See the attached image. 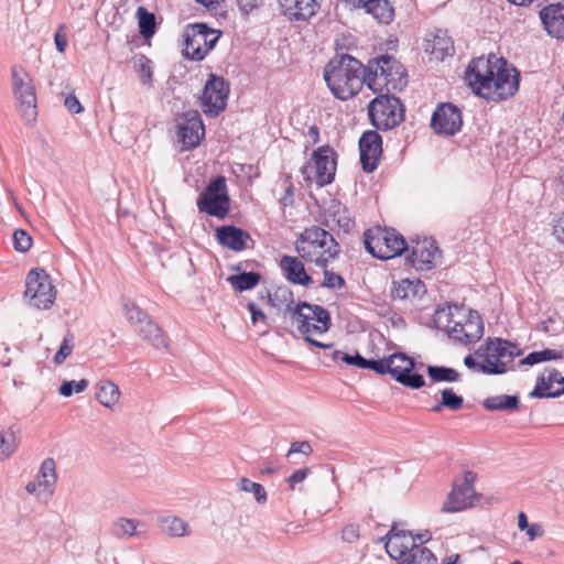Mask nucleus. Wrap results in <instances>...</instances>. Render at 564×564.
<instances>
[{"label": "nucleus", "mask_w": 564, "mask_h": 564, "mask_svg": "<svg viewBox=\"0 0 564 564\" xmlns=\"http://www.w3.org/2000/svg\"><path fill=\"white\" fill-rule=\"evenodd\" d=\"M415 543L414 535L410 531L399 530L393 525L387 534L386 550L395 561L402 562L411 552Z\"/></svg>", "instance_id": "nucleus-18"}, {"label": "nucleus", "mask_w": 564, "mask_h": 564, "mask_svg": "<svg viewBox=\"0 0 564 564\" xmlns=\"http://www.w3.org/2000/svg\"><path fill=\"white\" fill-rule=\"evenodd\" d=\"M135 332L152 347L156 349L169 348L167 336L152 318H150L141 327H138Z\"/></svg>", "instance_id": "nucleus-27"}, {"label": "nucleus", "mask_w": 564, "mask_h": 564, "mask_svg": "<svg viewBox=\"0 0 564 564\" xmlns=\"http://www.w3.org/2000/svg\"><path fill=\"white\" fill-rule=\"evenodd\" d=\"M54 43H55L56 50L59 53H64L66 51V47L68 45V40H67L66 26L64 24L58 25V28L54 34Z\"/></svg>", "instance_id": "nucleus-60"}, {"label": "nucleus", "mask_w": 564, "mask_h": 564, "mask_svg": "<svg viewBox=\"0 0 564 564\" xmlns=\"http://www.w3.org/2000/svg\"><path fill=\"white\" fill-rule=\"evenodd\" d=\"M304 247L305 250L314 252L329 253V258H337L340 253V246L334 236L323 226H311L304 229L295 242L297 247Z\"/></svg>", "instance_id": "nucleus-11"}, {"label": "nucleus", "mask_w": 564, "mask_h": 564, "mask_svg": "<svg viewBox=\"0 0 564 564\" xmlns=\"http://www.w3.org/2000/svg\"><path fill=\"white\" fill-rule=\"evenodd\" d=\"M364 245L367 252L380 260L392 259L409 250L405 238L397 229L380 226L364 232Z\"/></svg>", "instance_id": "nucleus-4"}, {"label": "nucleus", "mask_w": 564, "mask_h": 564, "mask_svg": "<svg viewBox=\"0 0 564 564\" xmlns=\"http://www.w3.org/2000/svg\"><path fill=\"white\" fill-rule=\"evenodd\" d=\"M159 523L161 530L170 536H183L186 534L187 523L177 517H162Z\"/></svg>", "instance_id": "nucleus-41"}, {"label": "nucleus", "mask_w": 564, "mask_h": 564, "mask_svg": "<svg viewBox=\"0 0 564 564\" xmlns=\"http://www.w3.org/2000/svg\"><path fill=\"white\" fill-rule=\"evenodd\" d=\"M355 8L365 9L381 24H390L394 19V8L389 0H346Z\"/></svg>", "instance_id": "nucleus-23"}, {"label": "nucleus", "mask_w": 564, "mask_h": 564, "mask_svg": "<svg viewBox=\"0 0 564 564\" xmlns=\"http://www.w3.org/2000/svg\"><path fill=\"white\" fill-rule=\"evenodd\" d=\"M216 239L219 245L232 250L242 251L251 240L250 234L235 225H224L216 229Z\"/></svg>", "instance_id": "nucleus-21"}, {"label": "nucleus", "mask_w": 564, "mask_h": 564, "mask_svg": "<svg viewBox=\"0 0 564 564\" xmlns=\"http://www.w3.org/2000/svg\"><path fill=\"white\" fill-rule=\"evenodd\" d=\"M463 127V115L460 109L453 102H442L436 106L431 117V128L435 133L453 137Z\"/></svg>", "instance_id": "nucleus-13"}, {"label": "nucleus", "mask_w": 564, "mask_h": 564, "mask_svg": "<svg viewBox=\"0 0 564 564\" xmlns=\"http://www.w3.org/2000/svg\"><path fill=\"white\" fill-rule=\"evenodd\" d=\"M177 135L183 151L197 148L205 135V127L197 110L183 112L177 119Z\"/></svg>", "instance_id": "nucleus-12"}, {"label": "nucleus", "mask_w": 564, "mask_h": 564, "mask_svg": "<svg viewBox=\"0 0 564 564\" xmlns=\"http://www.w3.org/2000/svg\"><path fill=\"white\" fill-rule=\"evenodd\" d=\"M553 384L554 383L551 382L544 373H542L538 377L535 387L530 392L529 397L536 399L555 398L552 390Z\"/></svg>", "instance_id": "nucleus-50"}, {"label": "nucleus", "mask_w": 564, "mask_h": 564, "mask_svg": "<svg viewBox=\"0 0 564 564\" xmlns=\"http://www.w3.org/2000/svg\"><path fill=\"white\" fill-rule=\"evenodd\" d=\"M64 105L67 108V110L72 113H79L84 110L82 104L77 99V97L73 94H69L66 96L64 100Z\"/></svg>", "instance_id": "nucleus-63"}, {"label": "nucleus", "mask_w": 564, "mask_h": 564, "mask_svg": "<svg viewBox=\"0 0 564 564\" xmlns=\"http://www.w3.org/2000/svg\"><path fill=\"white\" fill-rule=\"evenodd\" d=\"M367 65L349 54H339L324 67V79L335 98L346 101L367 85Z\"/></svg>", "instance_id": "nucleus-2"}, {"label": "nucleus", "mask_w": 564, "mask_h": 564, "mask_svg": "<svg viewBox=\"0 0 564 564\" xmlns=\"http://www.w3.org/2000/svg\"><path fill=\"white\" fill-rule=\"evenodd\" d=\"M398 564H437V557L427 547L414 543L408 556Z\"/></svg>", "instance_id": "nucleus-36"}, {"label": "nucleus", "mask_w": 564, "mask_h": 564, "mask_svg": "<svg viewBox=\"0 0 564 564\" xmlns=\"http://www.w3.org/2000/svg\"><path fill=\"white\" fill-rule=\"evenodd\" d=\"M15 98L20 102L21 117L26 123H32L36 120V95L35 88L29 79V83L22 87L13 89Z\"/></svg>", "instance_id": "nucleus-25"}, {"label": "nucleus", "mask_w": 564, "mask_h": 564, "mask_svg": "<svg viewBox=\"0 0 564 564\" xmlns=\"http://www.w3.org/2000/svg\"><path fill=\"white\" fill-rule=\"evenodd\" d=\"M262 276L259 272L243 271L237 274L230 275L227 280L230 285L238 292H245L256 288Z\"/></svg>", "instance_id": "nucleus-33"}, {"label": "nucleus", "mask_w": 564, "mask_h": 564, "mask_svg": "<svg viewBox=\"0 0 564 564\" xmlns=\"http://www.w3.org/2000/svg\"><path fill=\"white\" fill-rule=\"evenodd\" d=\"M88 380L86 379H80L78 381L76 380H70V381H64L59 388H58V392L63 395V397H70L74 391L75 392H83L86 390V388L88 387Z\"/></svg>", "instance_id": "nucleus-53"}, {"label": "nucleus", "mask_w": 564, "mask_h": 564, "mask_svg": "<svg viewBox=\"0 0 564 564\" xmlns=\"http://www.w3.org/2000/svg\"><path fill=\"white\" fill-rule=\"evenodd\" d=\"M13 247L19 252H26L32 247V237L23 229L13 232Z\"/></svg>", "instance_id": "nucleus-54"}, {"label": "nucleus", "mask_w": 564, "mask_h": 564, "mask_svg": "<svg viewBox=\"0 0 564 564\" xmlns=\"http://www.w3.org/2000/svg\"><path fill=\"white\" fill-rule=\"evenodd\" d=\"M426 285L420 279H401L392 282L391 297L392 300H408L411 297H423L426 294Z\"/></svg>", "instance_id": "nucleus-26"}, {"label": "nucleus", "mask_w": 564, "mask_h": 564, "mask_svg": "<svg viewBox=\"0 0 564 564\" xmlns=\"http://www.w3.org/2000/svg\"><path fill=\"white\" fill-rule=\"evenodd\" d=\"M332 223H334L345 234L350 232L355 226V221L350 216L349 209L340 202H333L319 220L322 226L330 229H333Z\"/></svg>", "instance_id": "nucleus-22"}, {"label": "nucleus", "mask_w": 564, "mask_h": 564, "mask_svg": "<svg viewBox=\"0 0 564 564\" xmlns=\"http://www.w3.org/2000/svg\"><path fill=\"white\" fill-rule=\"evenodd\" d=\"M304 454L306 456L311 455L313 453V447L310 442L302 441V442H293L291 443L290 449L288 452V456H291L292 454Z\"/></svg>", "instance_id": "nucleus-62"}, {"label": "nucleus", "mask_w": 564, "mask_h": 564, "mask_svg": "<svg viewBox=\"0 0 564 564\" xmlns=\"http://www.w3.org/2000/svg\"><path fill=\"white\" fill-rule=\"evenodd\" d=\"M247 308L251 314V321L253 324H257L259 321L267 322L265 314L253 302H249L247 304Z\"/></svg>", "instance_id": "nucleus-64"}, {"label": "nucleus", "mask_w": 564, "mask_h": 564, "mask_svg": "<svg viewBox=\"0 0 564 564\" xmlns=\"http://www.w3.org/2000/svg\"><path fill=\"white\" fill-rule=\"evenodd\" d=\"M367 87L375 94L401 91L408 85L406 68L394 56L381 54L367 64Z\"/></svg>", "instance_id": "nucleus-3"}, {"label": "nucleus", "mask_w": 564, "mask_h": 564, "mask_svg": "<svg viewBox=\"0 0 564 564\" xmlns=\"http://www.w3.org/2000/svg\"><path fill=\"white\" fill-rule=\"evenodd\" d=\"M360 164L366 173H372L382 155V138L377 130L365 131L359 139Z\"/></svg>", "instance_id": "nucleus-15"}, {"label": "nucleus", "mask_w": 564, "mask_h": 564, "mask_svg": "<svg viewBox=\"0 0 564 564\" xmlns=\"http://www.w3.org/2000/svg\"><path fill=\"white\" fill-rule=\"evenodd\" d=\"M476 474L471 470H466L463 475L460 484L454 482L446 501L443 503L442 512H458L476 505V500L480 495L476 494L474 482Z\"/></svg>", "instance_id": "nucleus-10"}, {"label": "nucleus", "mask_w": 564, "mask_h": 564, "mask_svg": "<svg viewBox=\"0 0 564 564\" xmlns=\"http://www.w3.org/2000/svg\"><path fill=\"white\" fill-rule=\"evenodd\" d=\"M410 250L405 262L417 271H431L434 269L436 267V257L442 254L436 241L432 238L412 241Z\"/></svg>", "instance_id": "nucleus-14"}, {"label": "nucleus", "mask_w": 564, "mask_h": 564, "mask_svg": "<svg viewBox=\"0 0 564 564\" xmlns=\"http://www.w3.org/2000/svg\"><path fill=\"white\" fill-rule=\"evenodd\" d=\"M184 36V56L196 62L203 61L207 54V50H204L203 45L200 44V35H198L195 31H191L188 25Z\"/></svg>", "instance_id": "nucleus-32"}, {"label": "nucleus", "mask_w": 564, "mask_h": 564, "mask_svg": "<svg viewBox=\"0 0 564 564\" xmlns=\"http://www.w3.org/2000/svg\"><path fill=\"white\" fill-rule=\"evenodd\" d=\"M519 397L517 394H500L488 397L482 405L488 411H517L519 409Z\"/></svg>", "instance_id": "nucleus-30"}, {"label": "nucleus", "mask_w": 564, "mask_h": 564, "mask_svg": "<svg viewBox=\"0 0 564 564\" xmlns=\"http://www.w3.org/2000/svg\"><path fill=\"white\" fill-rule=\"evenodd\" d=\"M484 349V356L492 360V364L507 365V362H512L514 357L522 355V350L518 348L517 344L499 337L487 338Z\"/></svg>", "instance_id": "nucleus-17"}, {"label": "nucleus", "mask_w": 564, "mask_h": 564, "mask_svg": "<svg viewBox=\"0 0 564 564\" xmlns=\"http://www.w3.org/2000/svg\"><path fill=\"white\" fill-rule=\"evenodd\" d=\"M464 364L469 369H479L482 373L487 375H502L508 371L506 364H492V360L485 357L484 362H478L471 355L464 358Z\"/></svg>", "instance_id": "nucleus-37"}, {"label": "nucleus", "mask_w": 564, "mask_h": 564, "mask_svg": "<svg viewBox=\"0 0 564 564\" xmlns=\"http://www.w3.org/2000/svg\"><path fill=\"white\" fill-rule=\"evenodd\" d=\"M564 355L562 351H556L550 348H545L539 351H532L528 354L523 359L520 360L521 366H534L540 362L551 360H562Z\"/></svg>", "instance_id": "nucleus-39"}, {"label": "nucleus", "mask_w": 564, "mask_h": 564, "mask_svg": "<svg viewBox=\"0 0 564 564\" xmlns=\"http://www.w3.org/2000/svg\"><path fill=\"white\" fill-rule=\"evenodd\" d=\"M459 332L465 338L466 345L478 341L484 335V323L480 314L475 310H469Z\"/></svg>", "instance_id": "nucleus-28"}, {"label": "nucleus", "mask_w": 564, "mask_h": 564, "mask_svg": "<svg viewBox=\"0 0 564 564\" xmlns=\"http://www.w3.org/2000/svg\"><path fill=\"white\" fill-rule=\"evenodd\" d=\"M24 296L35 308H50L56 297V291L47 272L42 268H33L25 279Z\"/></svg>", "instance_id": "nucleus-8"}, {"label": "nucleus", "mask_w": 564, "mask_h": 564, "mask_svg": "<svg viewBox=\"0 0 564 564\" xmlns=\"http://www.w3.org/2000/svg\"><path fill=\"white\" fill-rule=\"evenodd\" d=\"M308 310L313 313V315H310V321L313 319L318 323L322 332H328L332 327V316L328 310L322 305L311 303Z\"/></svg>", "instance_id": "nucleus-49"}, {"label": "nucleus", "mask_w": 564, "mask_h": 564, "mask_svg": "<svg viewBox=\"0 0 564 564\" xmlns=\"http://www.w3.org/2000/svg\"><path fill=\"white\" fill-rule=\"evenodd\" d=\"M442 405L452 411H458L464 404V398L457 394L452 388H445L441 391Z\"/></svg>", "instance_id": "nucleus-51"}, {"label": "nucleus", "mask_w": 564, "mask_h": 564, "mask_svg": "<svg viewBox=\"0 0 564 564\" xmlns=\"http://www.w3.org/2000/svg\"><path fill=\"white\" fill-rule=\"evenodd\" d=\"M539 18L549 36L564 40V4L562 2H550L542 7Z\"/></svg>", "instance_id": "nucleus-16"}, {"label": "nucleus", "mask_w": 564, "mask_h": 564, "mask_svg": "<svg viewBox=\"0 0 564 564\" xmlns=\"http://www.w3.org/2000/svg\"><path fill=\"white\" fill-rule=\"evenodd\" d=\"M368 116L377 130L388 131L403 122L405 107L395 95L379 93L368 105Z\"/></svg>", "instance_id": "nucleus-5"}, {"label": "nucleus", "mask_w": 564, "mask_h": 564, "mask_svg": "<svg viewBox=\"0 0 564 564\" xmlns=\"http://www.w3.org/2000/svg\"><path fill=\"white\" fill-rule=\"evenodd\" d=\"M267 297L271 306L280 308V305L285 304L284 312L291 311V305H294L293 291L286 286H278L273 293L267 292Z\"/></svg>", "instance_id": "nucleus-38"}, {"label": "nucleus", "mask_w": 564, "mask_h": 564, "mask_svg": "<svg viewBox=\"0 0 564 564\" xmlns=\"http://www.w3.org/2000/svg\"><path fill=\"white\" fill-rule=\"evenodd\" d=\"M140 522L135 519L119 518L112 523L111 533L118 539H126L138 535V525Z\"/></svg>", "instance_id": "nucleus-40"}, {"label": "nucleus", "mask_w": 564, "mask_h": 564, "mask_svg": "<svg viewBox=\"0 0 564 564\" xmlns=\"http://www.w3.org/2000/svg\"><path fill=\"white\" fill-rule=\"evenodd\" d=\"M237 487L241 491L252 492L253 496H254V499L260 505H264L267 502V500H268V496H267L265 489L259 482H254V481H251L250 479H248L246 477H242L239 480V482L237 484Z\"/></svg>", "instance_id": "nucleus-47"}, {"label": "nucleus", "mask_w": 564, "mask_h": 564, "mask_svg": "<svg viewBox=\"0 0 564 564\" xmlns=\"http://www.w3.org/2000/svg\"><path fill=\"white\" fill-rule=\"evenodd\" d=\"M310 303L306 301H300L295 305H291V311L284 312V314H290L291 318L297 323V325H302L305 321H310V315L303 313V310H308Z\"/></svg>", "instance_id": "nucleus-57"}, {"label": "nucleus", "mask_w": 564, "mask_h": 564, "mask_svg": "<svg viewBox=\"0 0 564 564\" xmlns=\"http://www.w3.org/2000/svg\"><path fill=\"white\" fill-rule=\"evenodd\" d=\"M196 204L200 213L224 219L230 210L226 178L221 175L212 178L199 194Z\"/></svg>", "instance_id": "nucleus-6"}, {"label": "nucleus", "mask_w": 564, "mask_h": 564, "mask_svg": "<svg viewBox=\"0 0 564 564\" xmlns=\"http://www.w3.org/2000/svg\"><path fill=\"white\" fill-rule=\"evenodd\" d=\"M398 361L404 362L401 370L394 371L393 379L405 388L419 390L423 388L426 382L423 375L416 371L415 360L408 356L405 352H397Z\"/></svg>", "instance_id": "nucleus-20"}, {"label": "nucleus", "mask_w": 564, "mask_h": 564, "mask_svg": "<svg viewBox=\"0 0 564 564\" xmlns=\"http://www.w3.org/2000/svg\"><path fill=\"white\" fill-rule=\"evenodd\" d=\"M135 66L138 67L137 70H138L140 80L143 84L151 85V83H152L151 61L147 56L140 55V57L138 59V64Z\"/></svg>", "instance_id": "nucleus-56"}, {"label": "nucleus", "mask_w": 564, "mask_h": 564, "mask_svg": "<svg viewBox=\"0 0 564 564\" xmlns=\"http://www.w3.org/2000/svg\"><path fill=\"white\" fill-rule=\"evenodd\" d=\"M281 13L291 22L308 21L317 13L318 0H279Z\"/></svg>", "instance_id": "nucleus-19"}, {"label": "nucleus", "mask_w": 564, "mask_h": 564, "mask_svg": "<svg viewBox=\"0 0 564 564\" xmlns=\"http://www.w3.org/2000/svg\"><path fill=\"white\" fill-rule=\"evenodd\" d=\"M433 322L437 328L445 327L451 337L458 339L459 341L465 344V338L463 337L462 333L459 332V328H460V326H463V323L454 322V324L451 325V323H452L451 314L447 313L444 308L437 310L435 312Z\"/></svg>", "instance_id": "nucleus-35"}, {"label": "nucleus", "mask_w": 564, "mask_h": 564, "mask_svg": "<svg viewBox=\"0 0 564 564\" xmlns=\"http://www.w3.org/2000/svg\"><path fill=\"white\" fill-rule=\"evenodd\" d=\"M189 30L195 31L198 35H200V44L203 45L204 50H207V53L215 47L220 35V33L218 35H214L215 30L210 29L205 23L189 24Z\"/></svg>", "instance_id": "nucleus-43"}, {"label": "nucleus", "mask_w": 564, "mask_h": 564, "mask_svg": "<svg viewBox=\"0 0 564 564\" xmlns=\"http://www.w3.org/2000/svg\"><path fill=\"white\" fill-rule=\"evenodd\" d=\"M37 479L43 487H52L57 480L55 462L53 458H45L40 467Z\"/></svg>", "instance_id": "nucleus-46"}, {"label": "nucleus", "mask_w": 564, "mask_h": 564, "mask_svg": "<svg viewBox=\"0 0 564 564\" xmlns=\"http://www.w3.org/2000/svg\"><path fill=\"white\" fill-rule=\"evenodd\" d=\"M313 165L307 162L302 166L301 173L306 182H312V173L318 187H324L334 182L337 167V153L329 145L317 148L312 154Z\"/></svg>", "instance_id": "nucleus-7"}, {"label": "nucleus", "mask_w": 564, "mask_h": 564, "mask_svg": "<svg viewBox=\"0 0 564 564\" xmlns=\"http://www.w3.org/2000/svg\"><path fill=\"white\" fill-rule=\"evenodd\" d=\"M20 429L17 425H10L0 432V462L8 459L17 451Z\"/></svg>", "instance_id": "nucleus-29"}, {"label": "nucleus", "mask_w": 564, "mask_h": 564, "mask_svg": "<svg viewBox=\"0 0 564 564\" xmlns=\"http://www.w3.org/2000/svg\"><path fill=\"white\" fill-rule=\"evenodd\" d=\"M229 94L230 85L228 80L223 76L209 74L200 96L203 112L210 118L217 117L226 109Z\"/></svg>", "instance_id": "nucleus-9"}, {"label": "nucleus", "mask_w": 564, "mask_h": 564, "mask_svg": "<svg viewBox=\"0 0 564 564\" xmlns=\"http://www.w3.org/2000/svg\"><path fill=\"white\" fill-rule=\"evenodd\" d=\"M280 268L284 278L292 284L308 286L313 283L312 276L306 272L304 263L292 256H283L280 260Z\"/></svg>", "instance_id": "nucleus-24"}, {"label": "nucleus", "mask_w": 564, "mask_h": 564, "mask_svg": "<svg viewBox=\"0 0 564 564\" xmlns=\"http://www.w3.org/2000/svg\"><path fill=\"white\" fill-rule=\"evenodd\" d=\"M135 18L138 20L140 35L145 40L151 39L158 29L155 14L150 12L145 7H139L135 11Z\"/></svg>", "instance_id": "nucleus-31"}, {"label": "nucleus", "mask_w": 564, "mask_h": 564, "mask_svg": "<svg viewBox=\"0 0 564 564\" xmlns=\"http://www.w3.org/2000/svg\"><path fill=\"white\" fill-rule=\"evenodd\" d=\"M299 256L306 262H313L316 267L321 268L323 274L325 270H329V262L336 258H329V253L326 252H314L312 250H305L304 247H297Z\"/></svg>", "instance_id": "nucleus-45"}, {"label": "nucleus", "mask_w": 564, "mask_h": 564, "mask_svg": "<svg viewBox=\"0 0 564 564\" xmlns=\"http://www.w3.org/2000/svg\"><path fill=\"white\" fill-rule=\"evenodd\" d=\"M360 538V527L356 523H349L341 530V539L347 543H355Z\"/></svg>", "instance_id": "nucleus-59"}, {"label": "nucleus", "mask_w": 564, "mask_h": 564, "mask_svg": "<svg viewBox=\"0 0 564 564\" xmlns=\"http://www.w3.org/2000/svg\"><path fill=\"white\" fill-rule=\"evenodd\" d=\"M346 284L345 279L332 271V270H325L323 282L321 283L322 288H327L330 290H339L344 288Z\"/></svg>", "instance_id": "nucleus-55"}, {"label": "nucleus", "mask_w": 564, "mask_h": 564, "mask_svg": "<svg viewBox=\"0 0 564 564\" xmlns=\"http://www.w3.org/2000/svg\"><path fill=\"white\" fill-rule=\"evenodd\" d=\"M465 80L477 96L497 102L517 94L520 72L505 57L489 54L486 58L480 56L470 61Z\"/></svg>", "instance_id": "nucleus-1"}, {"label": "nucleus", "mask_w": 564, "mask_h": 564, "mask_svg": "<svg viewBox=\"0 0 564 564\" xmlns=\"http://www.w3.org/2000/svg\"><path fill=\"white\" fill-rule=\"evenodd\" d=\"M455 52L453 41L447 36L436 35L432 44V53L436 58L444 59L446 56L453 55Z\"/></svg>", "instance_id": "nucleus-48"}, {"label": "nucleus", "mask_w": 564, "mask_h": 564, "mask_svg": "<svg viewBox=\"0 0 564 564\" xmlns=\"http://www.w3.org/2000/svg\"><path fill=\"white\" fill-rule=\"evenodd\" d=\"M393 361H398L397 352L381 359L370 358L368 369L375 371L378 375H388L390 371L389 362L393 364Z\"/></svg>", "instance_id": "nucleus-52"}, {"label": "nucleus", "mask_w": 564, "mask_h": 564, "mask_svg": "<svg viewBox=\"0 0 564 564\" xmlns=\"http://www.w3.org/2000/svg\"><path fill=\"white\" fill-rule=\"evenodd\" d=\"M120 398L119 387L110 381H100L97 386L96 399L106 408H111Z\"/></svg>", "instance_id": "nucleus-34"}, {"label": "nucleus", "mask_w": 564, "mask_h": 564, "mask_svg": "<svg viewBox=\"0 0 564 564\" xmlns=\"http://www.w3.org/2000/svg\"><path fill=\"white\" fill-rule=\"evenodd\" d=\"M123 311L126 317L135 329L141 327L151 318L147 312L130 301L123 302Z\"/></svg>", "instance_id": "nucleus-44"}, {"label": "nucleus", "mask_w": 564, "mask_h": 564, "mask_svg": "<svg viewBox=\"0 0 564 564\" xmlns=\"http://www.w3.org/2000/svg\"><path fill=\"white\" fill-rule=\"evenodd\" d=\"M426 372L433 382H455L460 378L458 371L445 366H427Z\"/></svg>", "instance_id": "nucleus-42"}, {"label": "nucleus", "mask_w": 564, "mask_h": 564, "mask_svg": "<svg viewBox=\"0 0 564 564\" xmlns=\"http://www.w3.org/2000/svg\"><path fill=\"white\" fill-rule=\"evenodd\" d=\"M308 474H310V468H307V467H303V468L295 470L291 476H289L286 478L290 489L294 490L295 486L297 484L303 482L306 479V477L308 476Z\"/></svg>", "instance_id": "nucleus-61"}, {"label": "nucleus", "mask_w": 564, "mask_h": 564, "mask_svg": "<svg viewBox=\"0 0 564 564\" xmlns=\"http://www.w3.org/2000/svg\"><path fill=\"white\" fill-rule=\"evenodd\" d=\"M72 339H73V336H70V338H68L67 336L64 337L63 343H62L59 349L56 351L54 359H53L56 365L63 364L65 361V359L72 354V350H73V345L70 344Z\"/></svg>", "instance_id": "nucleus-58"}]
</instances>
